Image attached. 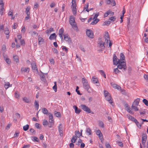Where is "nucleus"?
<instances>
[{
    "mask_svg": "<svg viewBox=\"0 0 148 148\" xmlns=\"http://www.w3.org/2000/svg\"><path fill=\"white\" fill-rule=\"evenodd\" d=\"M113 64L116 65H117L118 68L120 69H123V72L127 70V66L126 63L125 62H120L119 59H118L116 55L114 54L113 57Z\"/></svg>",
    "mask_w": 148,
    "mask_h": 148,
    "instance_id": "f257e3e1",
    "label": "nucleus"
},
{
    "mask_svg": "<svg viewBox=\"0 0 148 148\" xmlns=\"http://www.w3.org/2000/svg\"><path fill=\"white\" fill-rule=\"evenodd\" d=\"M82 80L83 88L88 92H90L91 90H92V89H91L87 80L84 78H82Z\"/></svg>",
    "mask_w": 148,
    "mask_h": 148,
    "instance_id": "f03ea898",
    "label": "nucleus"
},
{
    "mask_svg": "<svg viewBox=\"0 0 148 148\" xmlns=\"http://www.w3.org/2000/svg\"><path fill=\"white\" fill-rule=\"evenodd\" d=\"M69 19L70 24L72 26V28L75 30L77 31L78 30V27L75 21L74 17L73 16H71L70 17Z\"/></svg>",
    "mask_w": 148,
    "mask_h": 148,
    "instance_id": "7ed1b4c3",
    "label": "nucleus"
},
{
    "mask_svg": "<svg viewBox=\"0 0 148 148\" xmlns=\"http://www.w3.org/2000/svg\"><path fill=\"white\" fill-rule=\"evenodd\" d=\"M80 107L84 111L87 112L88 113H91L92 114H94V113L93 112H92L91 111V110H90V109L88 106H87L85 105H80Z\"/></svg>",
    "mask_w": 148,
    "mask_h": 148,
    "instance_id": "20e7f679",
    "label": "nucleus"
},
{
    "mask_svg": "<svg viewBox=\"0 0 148 148\" xmlns=\"http://www.w3.org/2000/svg\"><path fill=\"white\" fill-rule=\"evenodd\" d=\"M87 35L91 38H93V34L92 31L90 29H88L86 31Z\"/></svg>",
    "mask_w": 148,
    "mask_h": 148,
    "instance_id": "39448f33",
    "label": "nucleus"
},
{
    "mask_svg": "<svg viewBox=\"0 0 148 148\" xmlns=\"http://www.w3.org/2000/svg\"><path fill=\"white\" fill-rule=\"evenodd\" d=\"M106 99L110 103V104L112 106H113L114 103H113L112 100L111 99L112 97L110 95H108L106 97Z\"/></svg>",
    "mask_w": 148,
    "mask_h": 148,
    "instance_id": "423d86ee",
    "label": "nucleus"
},
{
    "mask_svg": "<svg viewBox=\"0 0 148 148\" xmlns=\"http://www.w3.org/2000/svg\"><path fill=\"white\" fill-rule=\"evenodd\" d=\"M64 38L65 41L69 42H71V39L68 34H66L64 35Z\"/></svg>",
    "mask_w": 148,
    "mask_h": 148,
    "instance_id": "0eeeda50",
    "label": "nucleus"
},
{
    "mask_svg": "<svg viewBox=\"0 0 148 148\" xmlns=\"http://www.w3.org/2000/svg\"><path fill=\"white\" fill-rule=\"evenodd\" d=\"M73 108L75 109V112L77 114H79L82 111L81 109L78 108L76 106H73Z\"/></svg>",
    "mask_w": 148,
    "mask_h": 148,
    "instance_id": "6e6552de",
    "label": "nucleus"
},
{
    "mask_svg": "<svg viewBox=\"0 0 148 148\" xmlns=\"http://www.w3.org/2000/svg\"><path fill=\"white\" fill-rule=\"evenodd\" d=\"M120 61L122 62H125V56L123 53H121L120 54Z\"/></svg>",
    "mask_w": 148,
    "mask_h": 148,
    "instance_id": "1a4fd4ad",
    "label": "nucleus"
},
{
    "mask_svg": "<svg viewBox=\"0 0 148 148\" xmlns=\"http://www.w3.org/2000/svg\"><path fill=\"white\" fill-rule=\"evenodd\" d=\"M56 36L55 33H53L51 34L50 37H49V39L51 40H53L54 39H56Z\"/></svg>",
    "mask_w": 148,
    "mask_h": 148,
    "instance_id": "9d476101",
    "label": "nucleus"
},
{
    "mask_svg": "<svg viewBox=\"0 0 148 148\" xmlns=\"http://www.w3.org/2000/svg\"><path fill=\"white\" fill-rule=\"evenodd\" d=\"M91 81L94 84L97 83L99 82L98 79L96 77H95V76H93L92 77Z\"/></svg>",
    "mask_w": 148,
    "mask_h": 148,
    "instance_id": "9b49d317",
    "label": "nucleus"
},
{
    "mask_svg": "<svg viewBox=\"0 0 148 148\" xmlns=\"http://www.w3.org/2000/svg\"><path fill=\"white\" fill-rule=\"evenodd\" d=\"M98 44L100 45V47L102 49H104L105 48L104 45L105 44V43L103 41H99Z\"/></svg>",
    "mask_w": 148,
    "mask_h": 148,
    "instance_id": "f8f14e48",
    "label": "nucleus"
},
{
    "mask_svg": "<svg viewBox=\"0 0 148 148\" xmlns=\"http://www.w3.org/2000/svg\"><path fill=\"white\" fill-rule=\"evenodd\" d=\"M29 70V69L28 67L25 68L23 67L21 69V71L23 72H27L28 73Z\"/></svg>",
    "mask_w": 148,
    "mask_h": 148,
    "instance_id": "ddd939ff",
    "label": "nucleus"
},
{
    "mask_svg": "<svg viewBox=\"0 0 148 148\" xmlns=\"http://www.w3.org/2000/svg\"><path fill=\"white\" fill-rule=\"evenodd\" d=\"M140 101V99L139 98H137L134 101L132 105H134L136 106H138L139 104Z\"/></svg>",
    "mask_w": 148,
    "mask_h": 148,
    "instance_id": "4468645a",
    "label": "nucleus"
},
{
    "mask_svg": "<svg viewBox=\"0 0 148 148\" xmlns=\"http://www.w3.org/2000/svg\"><path fill=\"white\" fill-rule=\"evenodd\" d=\"M95 20L93 21L90 23V25H94L96 24L99 21V19L98 18H96L94 19Z\"/></svg>",
    "mask_w": 148,
    "mask_h": 148,
    "instance_id": "2eb2a0df",
    "label": "nucleus"
},
{
    "mask_svg": "<svg viewBox=\"0 0 148 148\" xmlns=\"http://www.w3.org/2000/svg\"><path fill=\"white\" fill-rule=\"evenodd\" d=\"M38 40V44L39 45H41V42H44V40L43 38L40 37V36H39Z\"/></svg>",
    "mask_w": 148,
    "mask_h": 148,
    "instance_id": "dca6fc26",
    "label": "nucleus"
},
{
    "mask_svg": "<svg viewBox=\"0 0 148 148\" xmlns=\"http://www.w3.org/2000/svg\"><path fill=\"white\" fill-rule=\"evenodd\" d=\"M54 31L53 28L51 27L49 29H47L46 31V33L48 34H49L51 32Z\"/></svg>",
    "mask_w": 148,
    "mask_h": 148,
    "instance_id": "f3484780",
    "label": "nucleus"
},
{
    "mask_svg": "<svg viewBox=\"0 0 148 148\" xmlns=\"http://www.w3.org/2000/svg\"><path fill=\"white\" fill-rule=\"evenodd\" d=\"M147 139V135L146 134H142V140L146 141Z\"/></svg>",
    "mask_w": 148,
    "mask_h": 148,
    "instance_id": "a211bd4d",
    "label": "nucleus"
},
{
    "mask_svg": "<svg viewBox=\"0 0 148 148\" xmlns=\"http://www.w3.org/2000/svg\"><path fill=\"white\" fill-rule=\"evenodd\" d=\"M4 10V7H3V5H1L0 9V14L1 16L3 15Z\"/></svg>",
    "mask_w": 148,
    "mask_h": 148,
    "instance_id": "6ab92c4d",
    "label": "nucleus"
},
{
    "mask_svg": "<svg viewBox=\"0 0 148 148\" xmlns=\"http://www.w3.org/2000/svg\"><path fill=\"white\" fill-rule=\"evenodd\" d=\"M64 32V29L62 28L59 30V35H63Z\"/></svg>",
    "mask_w": 148,
    "mask_h": 148,
    "instance_id": "aec40b11",
    "label": "nucleus"
},
{
    "mask_svg": "<svg viewBox=\"0 0 148 148\" xmlns=\"http://www.w3.org/2000/svg\"><path fill=\"white\" fill-rule=\"evenodd\" d=\"M54 115L58 117H61V113L60 112H57L56 111L54 112Z\"/></svg>",
    "mask_w": 148,
    "mask_h": 148,
    "instance_id": "412c9836",
    "label": "nucleus"
},
{
    "mask_svg": "<svg viewBox=\"0 0 148 148\" xmlns=\"http://www.w3.org/2000/svg\"><path fill=\"white\" fill-rule=\"evenodd\" d=\"M13 59L16 62L18 63L19 62L18 57L17 56H14L13 57Z\"/></svg>",
    "mask_w": 148,
    "mask_h": 148,
    "instance_id": "4be33fe9",
    "label": "nucleus"
},
{
    "mask_svg": "<svg viewBox=\"0 0 148 148\" xmlns=\"http://www.w3.org/2000/svg\"><path fill=\"white\" fill-rule=\"evenodd\" d=\"M42 112L44 114H47L48 113V110L46 108H42Z\"/></svg>",
    "mask_w": 148,
    "mask_h": 148,
    "instance_id": "5701e85b",
    "label": "nucleus"
},
{
    "mask_svg": "<svg viewBox=\"0 0 148 148\" xmlns=\"http://www.w3.org/2000/svg\"><path fill=\"white\" fill-rule=\"evenodd\" d=\"M23 100L25 102L27 103H29L30 101V100L29 99L27 98L26 97H24L23 98Z\"/></svg>",
    "mask_w": 148,
    "mask_h": 148,
    "instance_id": "b1692460",
    "label": "nucleus"
},
{
    "mask_svg": "<svg viewBox=\"0 0 148 148\" xmlns=\"http://www.w3.org/2000/svg\"><path fill=\"white\" fill-rule=\"evenodd\" d=\"M104 38H105V40H109L110 39V38L109 36V34L108 32H105V36Z\"/></svg>",
    "mask_w": 148,
    "mask_h": 148,
    "instance_id": "393cba45",
    "label": "nucleus"
},
{
    "mask_svg": "<svg viewBox=\"0 0 148 148\" xmlns=\"http://www.w3.org/2000/svg\"><path fill=\"white\" fill-rule=\"evenodd\" d=\"M40 76L41 77V80L45 82L46 81V79H45V76L44 74L42 73V74L40 75Z\"/></svg>",
    "mask_w": 148,
    "mask_h": 148,
    "instance_id": "a878e982",
    "label": "nucleus"
},
{
    "mask_svg": "<svg viewBox=\"0 0 148 148\" xmlns=\"http://www.w3.org/2000/svg\"><path fill=\"white\" fill-rule=\"evenodd\" d=\"M6 50V47L5 45H3L2 46L1 51L3 53H5Z\"/></svg>",
    "mask_w": 148,
    "mask_h": 148,
    "instance_id": "bb28decb",
    "label": "nucleus"
},
{
    "mask_svg": "<svg viewBox=\"0 0 148 148\" xmlns=\"http://www.w3.org/2000/svg\"><path fill=\"white\" fill-rule=\"evenodd\" d=\"M75 135H76L77 137H79L80 136H82V133H80L79 131H78L77 132H75Z\"/></svg>",
    "mask_w": 148,
    "mask_h": 148,
    "instance_id": "cd10ccee",
    "label": "nucleus"
},
{
    "mask_svg": "<svg viewBox=\"0 0 148 148\" xmlns=\"http://www.w3.org/2000/svg\"><path fill=\"white\" fill-rule=\"evenodd\" d=\"M126 110L130 114H134L133 112L132 111V110H131V108L130 107H128L126 109Z\"/></svg>",
    "mask_w": 148,
    "mask_h": 148,
    "instance_id": "c85d7f7f",
    "label": "nucleus"
},
{
    "mask_svg": "<svg viewBox=\"0 0 148 148\" xmlns=\"http://www.w3.org/2000/svg\"><path fill=\"white\" fill-rule=\"evenodd\" d=\"M29 125L28 124H27L23 127V130L25 131H26L28 130L29 128Z\"/></svg>",
    "mask_w": 148,
    "mask_h": 148,
    "instance_id": "c756f323",
    "label": "nucleus"
},
{
    "mask_svg": "<svg viewBox=\"0 0 148 148\" xmlns=\"http://www.w3.org/2000/svg\"><path fill=\"white\" fill-rule=\"evenodd\" d=\"M135 106L134 105L132 104V108L135 111H138V108L137 106Z\"/></svg>",
    "mask_w": 148,
    "mask_h": 148,
    "instance_id": "7c9ffc66",
    "label": "nucleus"
},
{
    "mask_svg": "<svg viewBox=\"0 0 148 148\" xmlns=\"http://www.w3.org/2000/svg\"><path fill=\"white\" fill-rule=\"evenodd\" d=\"M34 104L35 107L36 108L37 110L38 109L39 106L38 102L36 100H35L34 102Z\"/></svg>",
    "mask_w": 148,
    "mask_h": 148,
    "instance_id": "2f4dec72",
    "label": "nucleus"
},
{
    "mask_svg": "<svg viewBox=\"0 0 148 148\" xmlns=\"http://www.w3.org/2000/svg\"><path fill=\"white\" fill-rule=\"evenodd\" d=\"M4 59L8 65L10 64L11 60L8 58H6Z\"/></svg>",
    "mask_w": 148,
    "mask_h": 148,
    "instance_id": "473e14b6",
    "label": "nucleus"
},
{
    "mask_svg": "<svg viewBox=\"0 0 148 148\" xmlns=\"http://www.w3.org/2000/svg\"><path fill=\"white\" fill-rule=\"evenodd\" d=\"M77 139V138L74 136H73V137L72 139L71 140V141L72 143H75L76 141V140Z\"/></svg>",
    "mask_w": 148,
    "mask_h": 148,
    "instance_id": "72a5a7b5",
    "label": "nucleus"
},
{
    "mask_svg": "<svg viewBox=\"0 0 148 148\" xmlns=\"http://www.w3.org/2000/svg\"><path fill=\"white\" fill-rule=\"evenodd\" d=\"M110 23H111V22L110 21H106L104 23L103 25H106L107 26H108L110 24Z\"/></svg>",
    "mask_w": 148,
    "mask_h": 148,
    "instance_id": "f704fd0d",
    "label": "nucleus"
},
{
    "mask_svg": "<svg viewBox=\"0 0 148 148\" xmlns=\"http://www.w3.org/2000/svg\"><path fill=\"white\" fill-rule=\"evenodd\" d=\"M127 118L131 121H133L134 119L135 118L132 117V116H131L130 115H127Z\"/></svg>",
    "mask_w": 148,
    "mask_h": 148,
    "instance_id": "c9c22d12",
    "label": "nucleus"
},
{
    "mask_svg": "<svg viewBox=\"0 0 148 148\" xmlns=\"http://www.w3.org/2000/svg\"><path fill=\"white\" fill-rule=\"evenodd\" d=\"M86 132L87 133H88V135H91V130L90 129V128H88L86 129Z\"/></svg>",
    "mask_w": 148,
    "mask_h": 148,
    "instance_id": "e433bc0d",
    "label": "nucleus"
},
{
    "mask_svg": "<svg viewBox=\"0 0 148 148\" xmlns=\"http://www.w3.org/2000/svg\"><path fill=\"white\" fill-rule=\"evenodd\" d=\"M10 86V84L9 82H7L4 85V87L6 89L8 88Z\"/></svg>",
    "mask_w": 148,
    "mask_h": 148,
    "instance_id": "4c0bfd02",
    "label": "nucleus"
},
{
    "mask_svg": "<svg viewBox=\"0 0 148 148\" xmlns=\"http://www.w3.org/2000/svg\"><path fill=\"white\" fill-rule=\"evenodd\" d=\"M10 33L8 28L7 27L5 28V29L4 33L5 35H8Z\"/></svg>",
    "mask_w": 148,
    "mask_h": 148,
    "instance_id": "58836bf2",
    "label": "nucleus"
},
{
    "mask_svg": "<svg viewBox=\"0 0 148 148\" xmlns=\"http://www.w3.org/2000/svg\"><path fill=\"white\" fill-rule=\"evenodd\" d=\"M32 138H33V139H32V140L34 141L38 142L39 141V140L36 136H34L32 137Z\"/></svg>",
    "mask_w": 148,
    "mask_h": 148,
    "instance_id": "ea45409f",
    "label": "nucleus"
},
{
    "mask_svg": "<svg viewBox=\"0 0 148 148\" xmlns=\"http://www.w3.org/2000/svg\"><path fill=\"white\" fill-rule=\"evenodd\" d=\"M32 68L33 70H37V69H36V65L34 63H33L32 64Z\"/></svg>",
    "mask_w": 148,
    "mask_h": 148,
    "instance_id": "a19ab883",
    "label": "nucleus"
},
{
    "mask_svg": "<svg viewBox=\"0 0 148 148\" xmlns=\"http://www.w3.org/2000/svg\"><path fill=\"white\" fill-rule=\"evenodd\" d=\"M99 126L102 128H103L104 127L103 123L101 121H100L99 122Z\"/></svg>",
    "mask_w": 148,
    "mask_h": 148,
    "instance_id": "79ce46f5",
    "label": "nucleus"
},
{
    "mask_svg": "<svg viewBox=\"0 0 148 148\" xmlns=\"http://www.w3.org/2000/svg\"><path fill=\"white\" fill-rule=\"evenodd\" d=\"M143 101L146 106H148V101L147 99H143Z\"/></svg>",
    "mask_w": 148,
    "mask_h": 148,
    "instance_id": "37998d69",
    "label": "nucleus"
},
{
    "mask_svg": "<svg viewBox=\"0 0 148 148\" xmlns=\"http://www.w3.org/2000/svg\"><path fill=\"white\" fill-rule=\"evenodd\" d=\"M116 19V17L115 16H113L110 17L109 18V20H110L111 21H114Z\"/></svg>",
    "mask_w": 148,
    "mask_h": 148,
    "instance_id": "c03bdc74",
    "label": "nucleus"
},
{
    "mask_svg": "<svg viewBox=\"0 0 148 148\" xmlns=\"http://www.w3.org/2000/svg\"><path fill=\"white\" fill-rule=\"evenodd\" d=\"M48 114L49 115V119L54 120L52 114L49 113Z\"/></svg>",
    "mask_w": 148,
    "mask_h": 148,
    "instance_id": "a18cd8bd",
    "label": "nucleus"
},
{
    "mask_svg": "<svg viewBox=\"0 0 148 148\" xmlns=\"http://www.w3.org/2000/svg\"><path fill=\"white\" fill-rule=\"evenodd\" d=\"M43 125L45 126L47 125L48 124V122L46 120H44L42 122Z\"/></svg>",
    "mask_w": 148,
    "mask_h": 148,
    "instance_id": "49530a36",
    "label": "nucleus"
},
{
    "mask_svg": "<svg viewBox=\"0 0 148 148\" xmlns=\"http://www.w3.org/2000/svg\"><path fill=\"white\" fill-rule=\"evenodd\" d=\"M73 13L74 15L75 16L77 13V9L76 8L72 9Z\"/></svg>",
    "mask_w": 148,
    "mask_h": 148,
    "instance_id": "de8ad7c7",
    "label": "nucleus"
},
{
    "mask_svg": "<svg viewBox=\"0 0 148 148\" xmlns=\"http://www.w3.org/2000/svg\"><path fill=\"white\" fill-rule=\"evenodd\" d=\"M117 144L121 147H123V144L122 142L120 141H117Z\"/></svg>",
    "mask_w": 148,
    "mask_h": 148,
    "instance_id": "09e8293b",
    "label": "nucleus"
},
{
    "mask_svg": "<svg viewBox=\"0 0 148 148\" xmlns=\"http://www.w3.org/2000/svg\"><path fill=\"white\" fill-rule=\"evenodd\" d=\"M104 94L105 96L106 97H107V96L108 95H110V93H109L106 90H104Z\"/></svg>",
    "mask_w": 148,
    "mask_h": 148,
    "instance_id": "8fccbe9b",
    "label": "nucleus"
},
{
    "mask_svg": "<svg viewBox=\"0 0 148 148\" xmlns=\"http://www.w3.org/2000/svg\"><path fill=\"white\" fill-rule=\"evenodd\" d=\"M118 69V68H115L114 69V71L115 72V73L116 74L121 72V71H119Z\"/></svg>",
    "mask_w": 148,
    "mask_h": 148,
    "instance_id": "3c124183",
    "label": "nucleus"
},
{
    "mask_svg": "<svg viewBox=\"0 0 148 148\" xmlns=\"http://www.w3.org/2000/svg\"><path fill=\"white\" fill-rule=\"evenodd\" d=\"M62 49L66 53H67L68 49L65 46H64L62 48Z\"/></svg>",
    "mask_w": 148,
    "mask_h": 148,
    "instance_id": "603ef678",
    "label": "nucleus"
},
{
    "mask_svg": "<svg viewBox=\"0 0 148 148\" xmlns=\"http://www.w3.org/2000/svg\"><path fill=\"white\" fill-rule=\"evenodd\" d=\"M58 130L60 135L61 136H62L63 135L62 129H60Z\"/></svg>",
    "mask_w": 148,
    "mask_h": 148,
    "instance_id": "864d4df0",
    "label": "nucleus"
},
{
    "mask_svg": "<svg viewBox=\"0 0 148 148\" xmlns=\"http://www.w3.org/2000/svg\"><path fill=\"white\" fill-rule=\"evenodd\" d=\"M52 50L53 52L54 53L57 54L58 53V51L57 49L55 48H53Z\"/></svg>",
    "mask_w": 148,
    "mask_h": 148,
    "instance_id": "5fc2aeb1",
    "label": "nucleus"
},
{
    "mask_svg": "<svg viewBox=\"0 0 148 148\" xmlns=\"http://www.w3.org/2000/svg\"><path fill=\"white\" fill-rule=\"evenodd\" d=\"M79 48H80L81 50H82V51H83L84 52H85V50L84 48V47L80 45L79 46Z\"/></svg>",
    "mask_w": 148,
    "mask_h": 148,
    "instance_id": "6e6d98bb",
    "label": "nucleus"
},
{
    "mask_svg": "<svg viewBox=\"0 0 148 148\" xmlns=\"http://www.w3.org/2000/svg\"><path fill=\"white\" fill-rule=\"evenodd\" d=\"M96 134L97 135H100V134H101L102 133H101V132L99 130H97L96 132Z\"/></svg>",
    "mask_w": 148,
    "mask_h": 148,
    "instance_id": "4d7b16f0",
    "label": "nucleus"
},
{
    "mask_svg": "<svg viewBox=\"0 0 148 148\" xmlns=\"http://www.w3.org/2000/svg\"><path fill=\"white\" fill-rule=\"evenodd\" d=\"M35 127H36L37 129H40V125L38 123H36L35 125Z\"/></svg>",
    "mask_w": 148,
    "mask_h": 148,
    "instance_id": "13d9d810",
    "label": "nucleus"
},
{
    "mask_svg": "<svg viewBox=\"0 0 148 148\" xmlns=\"http://www.w3.org/2000/svg\"><path fill=\"white\" fill-rule=\"evenodd\" d=\"M55 5H56V4L54 2H53L50 5V7L51 8H52Z\"/></svg>",
    "mask_w": 148,
    "mask_h": 148,
    "instance_id": "bf43d9fd",
    "label": "nucleus"
},
{
    "mask_svg": "<svg viewBox=\"0 0 148 148\" xmlns=\"http://www.w3.org/2000/svg\"><path fill=\"white\" fill-rule=\"evenodd\" d=\"M31 132L33 133L34 134H35L36 133V131L34 130L32 128H31L29 130Z\"/></svg>",
    "mask_w": 148,
    "mask_h": 148,
    "instance_id": "052dcab7",
    "label": "nucleus"
},
{
    "mask_svg": "<svg viewBox=\"0 0 148 148\" xmlns=\"http://www.w3.org/2000/svg\"><path fill=\"white\" fill-rule=\"evenodd\" d=\"M53 89L55 92H56L57 91V86H55L53 87Z\"/></svg>",
    "mask_w": 148,
    "mask_h": 148,
    "instance_id": "680f3d73",
    "label": "nucleus"
},
{
    "mask_svg": "<svg viewBox=\"0 0 148 148\" xmlns=\"http://www.w3.org/2000/svg\"><path fill=\"white\" fill-rule=\"evenodd\" d=\"M99 15V13H96L95 14V15L94 17L93 18V20H94L95 19L97 18L98 16Z\"/></svg>",
    "mask_w": 148,
    "mask_h": 148,
    "instance_id": "e2e57ef3",
    "label": "nucleus"
},
{
    "mask_svg": "<svg viewBox=\"0 0 148 148\" xmlns=\"http://www.w3.org/2000/svg\"><path fill=\"white\" fill-rule=\"evenodd\" d=\"M11 125H12L10 123L9 124H8L6 127V129L7 130L9 129L10 128V127L11 126Z\"/></svg>",
    "mask_w": 148,
    "mask_h": 148,
    "instance_id": "0e129e2a",
    "label": "nucleus"
},
{
    "mask_svg": "<svg viewBox=\"0 0 148 148\" xmlns=\"http://www.w3.org/2000/svg\"><path fill=\"white\" fill-rule=\"evenodd\" d=\"M15 97L19 99L20 97L19 95L16 92H15Z\"/></svg>",
    "mask_w": 148,
    "mask_h": 148,
    "instance_id": "69168bd1",
    "label": "nucleus"
},
{
    "mask_svg": "<svg viewBox=\"0 0 148 148\" xmlns=\"http://www.w3.org/2000/svg\"><path fill=\"white\" fill-rule=\"evenodd\" d=\"M106 148H111V146L109 143L106 144Z\"/></svg>",
    "mask_w": 148,
    "mask_h": 148,
    "instance_id": "338daca9",
    "label": "nucleus"
},
{
    "mask_svg": "<svg viewBox=\"0 0 148 148\" xmlns=\"http://www.w3.org/2000/svg\"><path fill=\"white\" fill-rule=\"evenodd\" d=\"M144 77L146 80L148 81V75H144Z\"/></svg>",
    "mask_w": 148,
    "mask_h": 148,
    "instance_id": "774afa93",
    "label": "nucleus"
}]
</instances>
